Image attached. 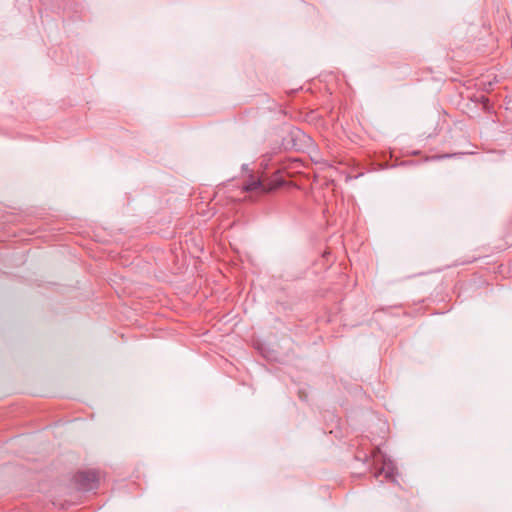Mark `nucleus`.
Masks as SVG:
<instances>
[{
  "instance_id": "1",
  "label": "nucleus",
  "mask_w": 512,
  "mask_h": 512,
  "mask_svg": "<svg viewBox=\"0 0 512 512\" xmlns=\"http://www.w3.org/2000/svg\"><path fill=\"white\" fill-rule=\"evenodd\" d=\"M244 189L246 191H257L259 193H266L274 189L271 183H266L263 180H251Z\"/></svg>"
}]
</instances>
